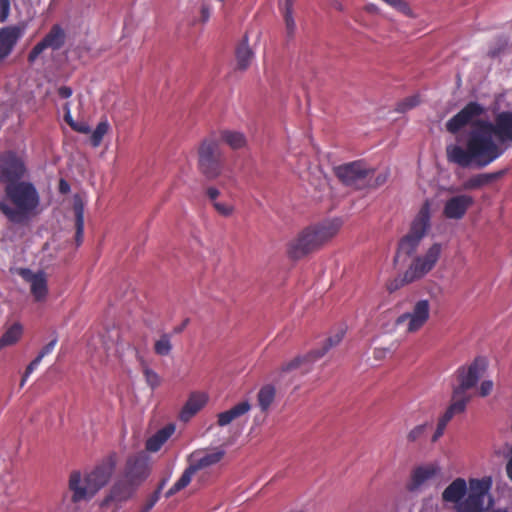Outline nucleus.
Segmentation results:
<instances>
[{"mask_svg": "<svg viewBox=\"0 0 512 512\" xmlns=\"http://www.w3.org/2000/svg\"><path fill=\"white\" fill-rule=\"evenodd\" d=\"M486 368L487 363L484 358H476L468 367H460L457 370L458 384L453 388L451 403H462L463 411H465L466 405L471 399L468 390L477 384Z\"/></svg>", "mask_w": 512, "mask_h": 512, "instance_id": "obj_6", "label": "nucleus"}, {"mask_svg": "<svg viewBox=\"0 0 512 512\" xmlns=\"http://www.w3.org/2000/svg\"><path fill=\"white\" fill-rule=\"evenodd\" d=\"M63 109H64L65 113H68V111H71L70 110V103L69 102L65 103L64 106H63Z\"/></svg>", "mask_w": 512, "mask_h": 512, "instance_id": "obj_57", "label": "nucleus"}, {"mask_svg": "<svg viewBox=\"0 0 512 512\" xmlns=\"http://www.w3.org/2000/svg\"><path fill=\"white\" fill-rule=\"evenodd\" d=\"M343 335H344L343 331L337 332L334 336H332L326 340V343L324 344V346L321 349L312 351L311 353H309L306 356L297 357V358L293 359L292 361L285 364L281 368L280 374L289 373L296 369H299L301 374L308 373L311 369L312 362L321 358L322 356L325 355V353L330 348L339 344L343 338Z\"/></svg>", "mask_w": 512, "mask_h": 512, "instance_id": "obj_12", "label": "nucleus"}, {"mask_svg": "<svg viewBox=\"0 0 512 512\" xmlns=\"http://www.w3.org/2000/svg\"><path fill=\"white\" fill-rule=\"evenodd\" d=\"M25 28L12 25L0 29V61L6 58L24 35Z\"/></svg>", "mask_w": 512, "mask_h": 512, "instance_id": "obj_20", "label": "nucleus"}, {"mask_svg": "<svg viewBox=\"0 0 512 512\" xmlns=\"http://www.w3.org/2000/svg\"><path fill=\"white\" fill-rule=\"evenodd\" d=\"M224 456V450L195 451L189 456V464L197 472L217 464Z\"/></svg>", "mask_w": 512, "mask_h": 512, "instance_id": "obj_21", "label": "nucleus"}, {"mask_svg": "<svg viewBox=\"0 0 512 512\" xmlns=\"http://www.w3.org/2000/svg\"><path fill=\"white\" fill-rule=\"evenodd\" d=\"M29 376H30V375H27V371H25V373H24V374H23V376H22L21 383H20V385H21L22 387L25 385V383H26V381L28 380Z\"/></svg>", "mask_w": 512, "mask_h": 512, "instance_id": "obj_55", "label": "nucleus"}, {"mask_svg": "<svg viewBox=\"0 0 512 512\" xmlns=\"http://www.w3.org/2000/svg\"><path fill=\"white\" fill-rule=\"evenodd\" d=\"M18 275L29 284L31 295L36 302H43L48 296V282L46 273L42 270L36 272L29 268H20Z\"/></svg>", "mask_w": 512, "mask_h": 512, "instance_id": "obj_17", "label": "nucleus"}, {"mask_svg": "<svg viewBox=\"0 0 512 512\" xmlns=\"http://www.w3.org/2000/svg\"><path fill=\"white\" fill-rule=\"evenodd\" d=\"M368 165L363 161H354L335 168L337 177L347 186L366 189Z\"/></svg>", "mask_w": 512, "mask_h": 512, "instance_id": "obj_14", "label": "nucleus"}, {"mask_svg": "<svg viewBox=\"0 0 512 512\" xmlns=\"http://www.w3.org/2000/svg\"><path fill=\"white\" fill-rule=\"evenodd\" d=\"M195 473H196V471L189 464V466L182 473L181 477L166 492V497L169 498V497L173 496L174 494H176L177 492L184 489L185 487H187L189 485V483L191 482L192 477Z\"/></svg>", "mask_w": 512, "mask_h": 512, "instance_id": "obj_34", "label": "nucleus"}, {"mask_svg": "<svg viewBox=\"0 0 512 512\" xmlns=\"http://www.w3.org/2000/svg\"><path fill=\"white\" fill-rule=\"evenodd\" d=\"M27 173L24 159L12 151L0 155V183L6 185L21 181Z\"/></svg>", "mask_w": 512, "mask_h": 512, "instance_id": "obj_11", "label": "nucleus"}, {"mask_svg": "<svg viewBox=\"0 0 512 512\" xmlns=\"http://www.w3.org/2000/svg\"><path fill=\"white\" fill-rule=\"evenodd\" d=\"M427 424H420L411 429L407 435V439L410 442H415L421 439L426 432Z\"/></svg>", "mask_w": 512, "mask_h": 512, "instance_id": "obj_41", "label": "nucleus"}, {"mask_svg": "<svg viewBox=\"0 0 512 512\" xmlns=\"http://www.w3.org/2000/svg\"><path fill=\"white\" fill-rule=\"evenodd\" d=\"M207 401L208 395L206 393H191L180 412V419L184 422L189 421L206 405Z\"/></svg>", "mask_w": 512, "mask_h": 512, "instance_id": "obj_22", "label": "nucleus"}, {"mask_svg": "<svg viewBox=\"0 0 512 512\" xmlns=\"http://www.w3.org/2000/svg\"><path fill=\"white\" fill-rule=\"evenodd\" d=\"M164 485H165V481H163L161 483L158 490L155 491L154 494L150 497V499L145 504V506L143 507L141 512H149L155 506V504L158 502V500L160 498V490L163 488Z\"/></svg>", "mask_w": 512, "mask_h": 512, "instance_id": "obj_43", "label": "nucleus"}, {"mask_svg": "<svg viewBox=\"0 0 512 512\" xmlns=\"http://www.w3.org/2000/svg\"><path fill=\"white\" fill-rule=\"evenodd\" d=\"M486 108L478 102H469L456 115L446 123V129L450 133H457L466 125H473L477 129L482 122L479 118L484 115Z\"/></svg>", "mask_w": 512, "mask_h": 512, "instance_id": "obj_13", "label": "nucleus"}, {"mask_svg": "<svg viewBox=\"0 0 512 512\" xmlns=\"http://www.w3.org/2000/svg\"><path fill=\"white\" fill-rule=\"evenodd\" d=\"M10 10V0H0V23H3L8 19Z\"/></svg>", "mask_w": 512, "mask_h": 512, "instance_id": "obj_44", "label": "nucleus"}, {"mask_svg": "<svg viewBox=\"0 0 512 512\" xmlns=\"http://www.w3.org/2000/svg\"><path fill=\"white\" fill-rule=\"evenodd\" d=\"M65 40L66 33L64 29L58 24L53 25L45 37L30 51L28 61L34 63L46 49H60L64 45Z\"/></svg>", "mask_w": 512, "mask_h": 512, "instance_id": "obj_16", "label": "nucleus"}, {"mask_svg": "<svg viewBox=\"0 0 512 512\" xmlns=\"http://www.w3.org/2000/svg\"><path fill=\"white\" fill-rule=\"evenodd\" d=\"M237 66L241 70H245L253 59V52L248 45V39L245 37L244 42L236 51Z\"/></svg>", "mask_w": 512, "mask_h": 512, "instance_id": "obj_33", "label": "nucleus"}, {"mask_svg": "<svg viewBox=\"0 0 512 512\" xmlns=\"http://www.w3.org/2000/svg\"><path fill=\"white\" fill-rule=\"evenodd\" d=\"M389 178V170L382 169L376 171L368 167L367 187L366 189H376L383 186Z\"/></svg>", "mask_w": 512, "mask_h": 512, "instance_id": "obj_31", "label": "nucleus"}, {"mask_svg": "<svg viewBox=\"0 0 512 512\" xmlns=\"http://www.w3.org/2000/svg\"><path fill=\"white\" fill-rule=\"evenodd\" d=\"M175 425L170 423L165 427L159 429L155 434L146 440V450L151 453L158 452L162 446L175 432Z\"/></svg>", "mask_w": 512, "mask_h": 512, "instance_id": "obj_24", "label": "nucleus"}, {"mask_svg": "<svg viewBox=\"0 0 512 512\" xmlns=\"http://www.w3.org/2000/svg\"><path fill=\"white\" fill-rule=\"evenodd\" d=\"M474 204V199L468 194H458L448 198L443 206V215L447 219L460 220Z\"/></svg>", "mask_w": 512, "mask_h": 512, "instance_id": "obj_18", "label": "nucleus"}, {"mask_svg": "<svg viewBox=\"0 0 512 512\" xmlns=\"http://www.w3.org/2000/svg\"><path fill=\"white\" fill-rule=\"evenodd\" d=\"M386 352V350H376L375 355L376 357H382V355Z\"/></svg>", "mask_w": 512, "mask_h": 512, "instance_id": "obj_56", "label": "nucleus"}, {"mask_svg": "<svg viewBox=\"0 0 512 512\" xmlns=\"http://www.w3.org/2000/svg\"><path fill=\"white\" fill-rule=\"evenodd\" d=\"M276 395L275 387L271 384H266L260 388L257 394V404L262 412L269 410L274 402Z\"/></svg>", "mask_w": 512, "mask_h": 512, "instance_id": "obj_29", "label": "nucleus"}, {"mask_svg": "<svg viewBox=\"0 0 512 512\" xmlns=\"http://www.w3.org/2000/svg\"><path fill=\"white\" fill-rule=\"evenodd\" d=\"M504 174V171H499L495 173H483L478 174L476 176L471 177L464 184L465 189H475L480 188L482 186L488 185L495 179L499 178Z\"/></svg>", "mask_w": 512, "mask_h": 512, "instance_id": "obj_30", "label": "nucleus"}, {"mask_svg": "<svg viewBox=\"0 0 512 512\" xmlns=\"http://www.w3.org/2000/svg\"><path fill=\"white\" fill-rule=\"evenodd\" d=\"M493 389V382L491 380H484L479 388V394L485 397L491 393Z\"/></svg>", "mask_w": 512, "mask_h": 512, "instance_id": "obj_46", "label": "nucleus"}, {"mask_svg": "<svg viewBox=\"0 0 512 512\" xmlns=\"http://www.w3.org/2000/svg\"><path fill=\"white\" fill-rule=\"evenodd\" d=\"M133 460L130 459L128 461L126 475L123 479L116 481L110 491V494L104 499L102 502L103 506L108 505L110 502L121 503L123 501L128 500L132 494L134 493L135 486L139 481H141L145 475L144 473L141 477L136 481L132 469Z\"/></svg>", "mask_w": 512, "mask_h": 512, "instance_id": "obj_15", "label": "nucleus"}, {"mask_svg": "<svg viewBox=\"0 0 512 512\" xmlns=\"http://www.w3.org/2000/svg\"><path fill=\"white\" fill-rule=\"evenodd\" d=\"M74 211H75V217H76V235L75 240L77 243V246H79L83 241V235H84V206L81 202H75L74 203Z\"/></svg>", "mask_w": 512, "mask_h": 512, "instance_id": "obj_37", "label": "nucleus"}, {"mask_svg": "<svg viewBox=\"0 0 512 512\" xmlns=\"http://www.w3.org/2000/svg\"><path fill=\"white\" fill-rule=\"evenodd\" d=\"M492 478L470 479L468 495L457 505V512H484L492 505L489 491Z\"/></svg>", "mask_w": 512, "mask_h": 512, "instance_id": "obj_7", "label": "nucleus"}, {"mask_svg": "<svg viewBox=\"0 0 512 512\" xmlns=\"http://www.w3.org/2000/svg\"><path fill=\"white\" fill-rule=\"evenodd\" d=\"M22 335V326L18 323L9 327L0 338V350L12 346L19 341Z\"/></svg>", "mask_w": 512, "mask_h": 512, "instance_id": "obj_32", "label": "nucleus"}, {"mask_svg": "<svg viewBox=\"0 0 512 512\" xmlns=\"http://www.w3.org/2000/svg\"><path fill=\"white\" fill-rule=\"evenodd\" d=\"M339 219L326 220L305 228L296 238L290 241L288 253L298 259L318 249L332 239L341 227Z\"/></svg>", "mask_w": 512, "mask_h": 512, "instance_id": "obj_3", "label": "nucleus"}, {"mask_svg": "<svg viewBox=\"0 0 512 512\" xmlns=\"http://www.w3.org/2000/svg\"><path fill=\"white\" fill-rule=\"evenodd\" d=\"M110 129H111V126H110V123L108 122V120L106 118L102 119L97 124L95 129L91 131V137H90L91 145L94 148L100 146L104 136L110 131Z\"/></svg>", "mask_w": 512, "mask_h": 512, "instance_id": "obj_36", "label": "nucleus"}, {"mask_svg": "<svg viewBox=\"0 0 512 512\" xmlns=\"http://www.w3.org/2000/svg\"><path fill=\"white\" fill-rule=\"evenodd\" d=\"M41 361H42L41 356L37 355L36 358L34 360H32L29 363V365L26 367L25 371H27V375H31L37 369V367L39 366Z\"/></svg>", "mask_w": 512, "mask_h": 512, "instance_id": "obj_48", "label": "nucleus"}, {"mask_svg": "<svg viewBox=\"0 0 512 512\" xmlns=\"http://www.w3.org/2000/svg\"><path fill=\"white\" fill-rule=\"evenodd\" d=\"M492 512H508V510L507 509H496Z\"/></svg>", "mask_w": 512, "mask_h": 512, "instance_id": "obj_58", "label": "nucleus"}, {"mask_svg": "<svg viewBox=\"0 0 512 512\" xmlns=\"http://www.w3.org/2000/svg\"><path fill=\"white\" fill-rule=\"evenodd\" d=\"M40 202L36 186L21 180L5 186L4 195L0 198V212L11 223L23 224L38 213Z\"/></svg>", "mask_w": 512, "mask_h": 512, "instance_id": "obj_2", "label": "nucleus"}, {"mask_svg": "<svg viewBox=\"0 0 512 512\" xmlns=\"http://www.w3.org/2000/svg\"><path fill=\"white\" fill-rule=\"evenodd\" d=\"M70 190L69 184L65 180L60 181V191L66 193Z\"/></svg>", "mask_w": 512, "mask_h": 512, "instance_id": "obj_51", "label": "nucleus"}, {"mask_svg": "<svg viewBox=\"0 0 512 512\" xmlns=\"http://www.w3.org/2000/svg\"><path fill=\"white\" fill-rule=\"evenodd\" d=\"M143 373L145 376L146 383L151 388H156L160 385V377L159 375L152 369H150L148 366H143Z\"/></svg>", "mask_w": 512, "mask_h": 512, "instance_id": "obj_40", "label": "nucleus"}, {"mask_svg": "<svg viewBox=\"0 0 512 512\" xmlns=\"http://www.w3.org/2000/svg\"><path fill=\"white\" fill-rule=\"evenodd\" d=\"M463 412L462 403H451L445 413L439 418L436 431L432 436V441L436 442L443 435L445 428L450 420L455 415L461 414Z\"/></svg>", "mask_w": 512, "mask_h": 512, "instance_id": "obj_26", "label": "nucleus"}, {"mask_svg": "<svg viewBox=\"0 0 512 512\" xmlns=\"http://www.w3.org/2000/svg\"><path fill=\"white\" fill-rule=\"evenodd\" d=\"M201 13H202L203 20L207 21L209 19V17H210L209 9L207 7H203Z\"/></svg>", "mask_w": 512, "mask_h": 512, "instance_id": "obj_54", "label": "nucleus"}, {"mask_svg": "<svg viewBox=\"0 0 512 512\" xmlns=\"http://www.w3.org/2000/svg\"><path fill=\"white\" fill-rule=\"evenodd\" d=\"M213 207L223 217H230L235 211V207L231 202L215 201Z\"/></svg>", "mask_w": 512, "mask_h": 512, "instance_id": "obj_39", "label": "nucleus"}, {"mask_svg": "<svg viewBox=\"0 0 512 512\" xmlns=\"http://www.w3.org/2000/svg\"><path fill=\"white\" fill-rule=\"evenodd\" d=\"M221 140L234 150L242 149L247 145V137L243 132L236 130H223L220 134Z\"/></svg>", "mask_w": 512, "mask_h": 512, "instance_id": "obj_28", "label": "nucleus"}, {"mask_svg": "<svg viewBox=\"0 0 512 512\" xmlns=\"http://www.w3.org/2000/svg\"><path fill=\"white\" fill-rule=\"evenodd\" d=\"M220 195V191L215 188V187H209L207 189V196L208 198L211 200L212 204L215 202V201H218L217 198L218 196Z\"/></svg>", "mask_w": 512, "mask_h": 512, "instance_id": "obj_50", "label": "nucleus"}, {"mask_svg": "<svg viewBox=\"0 0 512 512\" xmlns=\"http://www.w3.org/2000/svg\"><path fill=\"white\" fill-rule=\"evenodd\" d=\"M114 466V462L109 459L83 477L78 471L72 472L69 478L72 501L77 503L90 500L108 483L114 471Z\"/></svg>", "mask_w": 512, "mask_h": 512, "instance_id": "obj_4", "label": "nucleus"}, {"mask_svg": "<svg viewBox=\"0 0 512 512\" xmlns=\"http://www.w3.org/2000/svg\"><path fill=\"white\" fill-rule=\"evenodd\" d=\"M58 95L63 98V99H68L69 97H71L73 91L70 87H67V86H61L58 88Z\"/></svg>", "mask_w": 512, "mask_h": 512, "instance_id": "obj_49", "label": "nucleus"}, {"mask_svg": "<svg viewBox=\"0 0 512 512\" xmlns=\"http://www.w3.org/2000/svg\"><path fill=\"white\" fill-rule=\"evenodd\" d=\"M440 466L437 463H427L416 467L411 474L408 489L412 492L419 491L429 481L440 474Z\"/></svg>", "mask_w": 512, "mask_h": 512, "instance_id": "obj_19", "label": "nucleus"}, {"mask_svg": "<svg viewBox=\"0 0 512 512\" xmlns=\"http://www.w3.org/2000/svg\"><path fill=\"white\" fill-rule=\"evenodd\" d=\"M463 412L462 403H451L445 413L439 418L436 431L432 436V441L436 442L443 435L445 428L450 420L455 415L461 414Z\"/></svg>", "mask_w": 512, "mask_h": 512, "instance_id": "obj_27", "label": "nucleus"}, {"mask_svg": "<svg viewBox=\"0 0 512 512\" xmlns=\"http://www.w3.org/2000/svg\"><path fill=\"white\" fill-rule=\"evenodd\" d=\"M198 167L208 179H215L223 170V154L219 143L214 139H205L198 149Z\"/></svg>", "mask_w": 512, "mask_h": 512, "instance_id": "obj_8", "label": "nucleus"}, {"mask_svg": "<svg viewBox=\"0 0 512 512\" xmlns=\"http://www.w3.org/2000/svg\"><path fill=\"white\" fill-rule=\"evenodd\" d=\"M466 492V481L462 478H457L445 488L442 493V498L444 501L455 503L457 506L465 498Z\"/></svg>", "mask_w": 512, "mask_h": 512, "instance_id": "obj_25", "label": "nucleus"}, {"mask_svg": "<svg viewBox=\"0 0 512 512\" xmlns=\"http://www.w3.org/2000/svg\"><path fill=\"white\" fill-rule=\"evenodd\" d=\"M65 121L73 128V123H76L72 116H71V111H68V113H65Z\"/></svg>", "mask_w": 512, "mask_h": 512, "instance_id": "obj_53", "label": "nucleus"}, {"mask_svg": "<svg viewBox=\"0 0 512 512\" xmlns=\"http://www.w3.org/2000/svg\"><path fill=\"white\" fill-rule=\"evenodd\" d=\"M154 350L157 355L167 356L172 351L171 338L168 334H163L154 345Z\"/></svg>", "mask_w": 512, "mask_h": 512, "instance_id": "obj_38", "label": "nucleus"}, {"mask_svg": "<svg viewBox=\"0 0 512 512\" xmlns=\"http://www.w3.org/2000/svg\"><path fill=\"white\" fill-rule=\"evenodd\" d=\"M418 103H419V99L417 96H410L398 104L397 111L405 112V111L417 106Z\"/></svg>", "mask_w": 512, "mask_h": 512, "instance_id": "obj_42", "label": "nucleus"}, {"mask_svg": "<svg viewBox=\"0 0 512 512\" xmlns=\"http://www.w3.org/2000/svg\"><path fill=\"white\" fill-rule=\"evenodd\" d=\"M58 342V338L57 336H54L50 341L49 343H47L39 352L38 356H41V358L43 359L45 356L49 355L52 353V351L54 350L56 344Z\"/></svg>", "mask_w": 512, "mask_h": 512, "instance_id": "obj_45", "label": "nucleus"}, {"mask_svg": "<svg viewBox=\"0 0 512 512\" xmlns=\"http://www.w3.org/2000/svg\"><path fill=\"white\" fill-rule=\"evenodd\" d=\"M283 17L285 21L286 33L289 37H292L296 30V23L293 18V1L285 0L282 7Z\"/></svg>", "mask_w": 512, "mask_h": 512, "instance_id": "obj_35", "label": "nucleus"}, {"mask_svg": "<svg viewBox=\"0 0 512 512\" xmlns=\"http://www.w3.org/2000/svg\"><path fill=\"white\" fill-rule=\"evenodd\" d=\"M73 130L83 134H89L92 131L90 126L85 122L73 123Z\"/></svg>", "mask_w": 512, "mask_h": 512, "instance_id": "obj_47", "label": "nucleus"}, {"mask_svg": "<svg viewBox=\"0 0 512 512\" xmlns=\"http://www.w3.org/2000/svg\"><path fill=\"white\" fill-rule=\"evenodd\" d=\"M431 205L426 200L414 218L409 233L402 238L399 247L406 254H412L430 227Z\"/></svg>", "mask_w": 512, "mask_h": 512, "instance_id": "obj_9", "label": "nucleus"}, {"mask_svg": "<svg viewBox=\"0 0 512 512\" xmlns=\"http://www.w3.org/2000/svg\"><path fill=\"white\" fill-rule=\"evenodd\" d=\"M366 11L370 13H378L379 9L375 4H367L365 7Z\"/></svg>", "mask_w": 512, "mask_h": 512, "instance_id": "obj_52", "label": "nucleus"}, {"mask_svg": "<svg viewBox=\"0 0 512 512\" xmlns=\"http://www.w3.org/2000/svg\"><path fill=\"white\" fill-rule=\"evenodd\" d=\"M251 409V404L248 400L241 401L231 407L230 409L220 412L217 415V424L224 427L232 423L234 420L247 414Z\"/></svg>", "mask_w": 512, "mask_h": 512, "instance_id": "obj_23", "label": "nucleus"}, {"mask_svg": "<svg viewBox=\"0 0 512 512\" xmlns=\"http://www.w3.org/2000/svg\"><path fill=\"white\" fill-rule=\"evenodd\" d=\"M431 305L428 299L417 300L410 311L401 314L396 324L404 326L405 332L416 333L428 322L430 318Z\"/></svg>", "mask_w": 512, "mask_h": 512, "instance_id": "obj_10", "label": "nucleus"}, {"mask_svg": "<svg viewBox=\"0 0 512 512\" xmlns=\"http://www.w3.org/2000/svg\"><path fill=\"white\" fill-rule=\"evenodd\" d=\"M441 253L442 245L440 243L432 244L423 254L413 259L402 277L395 279L388 285V290L393 292L404 284L423 278L435 267Z\"/></svg>", "mask_w": 512, "mask_h": 512, "instance_id": "obj_5", "label": "nucleus"}, {"mask_svg": "<svg viewBox=\"0 0 512 512\" xmlns=\"http://www.w3.org/2000/svg\"><path fill=\"white\" fill-rule=\"evenodd\" d=\"M512 144V112H501L494 122L483 121L477 129H472L466 148L460 145L447 147V158L461 167L475 165L488 166L505 151L500 144Z\"/></svg>", "mask_w": 512, "mask_h": 512, "instance_id": "obj_1", "label": "nucleus"}]
</instances>
